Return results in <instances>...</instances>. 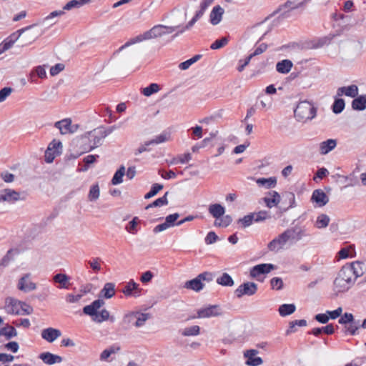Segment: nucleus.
I'll use <instances>...</instances> for the list:
<instances>
[{
  "instance_id": "nucleus-55",
  "label": "nucleus",
  "mask_w": 366,
  "mask_h": 366,
  "mask_svg": "<svg viewBox=\"0 0 366 366\" xmlns=\"http://www.w3.org/2000/svg\"><path fill=\"white\" fill-rule=\"evenodd\" d=\"M330 222V217L325 214L319 215L317 218L316 226L317 228H325Z\"/></svg>"
},
{
  "instance_id": "nucleus-17",
  "label": "nucleus",
  "mask_w": 366,
  "mask_h": 366,
  "mask_svg": "<svg viewBox=\"0 0 366 366\" xmlns=\"http://www.w3.org/2000/svg\"><path fill=\"white\" fill-rule=\"evenodd\" d=\"M87 134L89 142V151L102 145V140L105 138L99 128L88 132Z\"/></svg>"
},
{
  "instance_id": "nucleus-16",
  "label": "nucleus",
  "mask_w": 366,
  "mask_h": 366,
  "mask_svg": "<svg viewBox=\"0 0 366 366\" xmlns=\"http://www.w3.org/2000/svg\"><path fill=\"white\" fill-rule=\"evenodd\" d=\"M24 199L19 192L11 189H5L0 192V202H6L12 204Z\"/></svg>"
},
{
  "instance_id": "nucleus-27",
  "label": "nucleus",
  "mask_w": 366,
  "mask_h": 366,
  "mask_svg": "<svg viewBox=\"0 0 366 366\" xmlns=\"http://www.w3.org/2000/svg\"><path fill=\"white\" fill-rule=\"evenodd\" d=\"M285 231H290V233L288 234L290 235V239L295 240L296 242L307 235L306 229L298 226L287 229Z\"/></svg>"
},
{
  "instance_id": "nucleus-23",
  "label": "nucleus",
  "mask_w": 366,
  "mask_h": 366,
  "mask_svg": "<svg viewBox=\"0 0 366 366\" xmlns=\"http://www.w3.org/2000/svg\"><path fill=\"white\" fill-rule=\"evenodd\" d=\"M224 9L219 5L213 7L209 14V21L212 25H217L222 19Z\"/></svg>"
},
{
  "instance_id": "nucleus-53",
  "label": "nucleus",
  "mask_w": 366,
  "mask_h": 366,
  "mask_svg": "<svg viewBox=\"0 0 366 366\" xmlns=\"http://www.w3.org/2000/svg\"><path fill=\"white\" fill-rule=\"evenodd\" d=\"M100 195L99 187L98 184H94L91 187L89 194L88 199L91 202H94L99 199Z\"/></svg>"
},
{
  "instance_id": "nucleus-25",
  "label": "nucleus",
  "mask_w": 366,
  "mask_h": 366,
  "mask_svg": "<svg viewBox=\"0 0 366 366\" xmlns=\"http://www.w3.org/2000/svg\"><path fill=\"white\" fill-rule=\"evenodd\" d=\"M335 327L332 324H327L326 326L321 327H315L307 333L312 335L315 337H319L321 334L324 333L327 335H331L335 333Z\"/></svg>"
},
{
  "instance_id": "nucleus-11",
  "label": "nucleus",
  "mask_w": 366,
  "mask_h": 366,
  "mask_svg": "<svg viewBox=\"0 0 366 366\" xmlns=\"http://www.w3.org/2000/svg\"><path fill=\"white\" fill-rule=\"evenodd\" d=\"M276 266L271 263H262L252 267L250 269V276L259 280L258 278L262 274H267L274 269Z\"/></svg>"
},
{
  "instance_id": "nucleus-59",
  "label": "nucleus",
  "mask_w": 366,
  "mask_h": 366,
  "mask_svg": "<svg viewBox=\"0 0 366 366\" xmlns=\"http://www.w3.org/2000/svg\"><path fill=\"white\" fill-rule=\"evenodd\" d=\"M270 285L272 290H280L284 287L282 279L279 277H274L270 280Z\"/></svg>"
},
{
  "instance_id": "nucleus-21",
  "label": "nucleus",
  "mask_w": 366,
  "mask_h": 366,
  "mask_svg": "<svg viewBox=\"0 0 366 366\" xmlns=\"http://www.w3.org/2000/svg\"><path fill=\"white\" fill-rule=\"evenodd\" d=\"M41 337L47 341L48 342H53L55 341L57 338L61 336V332L59 330L53 328V327H48L46 329H44L41 331Z\"/></svg>"
},
{
  "instance_id": "nucleus-63",
  "label": "nucleus",
  "mask_w": 366,
  "mask_h": 366,
  "mask_svg": "<svg viewBox=\"0 0 366 366\" xmlns=\"http://www.w3.org/2000/svg\"><path fill=\"white\" fill-rule=\"evenodd\" d=\"M137 217H134L132 221L129 222V224L126 227V229L128 232L132 234H135L137 231Z\"/></svg>"
},
{
  "instance_id": "nucleus-45",
  "label": "nucleus",
  "mask_w": 366,
  "mask_h": 366,
  "mask_svg": "<svg viewBox=\"0 0 366 366\" xmlns=\"http://www.w3.org/2000/svg\"><path fill=\"white\" fill-rule=\"evenodd\" d=\"M160 90V85L156 83H152L148 86L142 88L141 93L145 97H150L152 94L157 93Z\"/></svg>"
},
{
  "instance_id": "nucleus-29",
  "label": "nucleus",
  "mask_w": 366,
  "mask_h": 366,
  "mask_svg": "<svg viewBox=\"0 0 366 366\" xmlns=\"http://www.w3.org/2000/svg\"><path fill=\"white\" fill-rule=\"evenodd\" d=\"M39 358L47 365H53L54 363H59L62 361V357L57 355H54L49 352H43L40 354Z\"/></svg>"
},
{
  "instance_id": "nucleus-34",
  "label": "nucleus",
  "mask_w": 366,
  "mask_h": 366,
  "mask_svg": "<svg viewBox=\"0 0 366 366\" xmlns=\"http://www.w3.org/2000/svg\"><path fill=\"white\" fill-rule=\"evenodd\" d=\"M269 194L272 196V198L269 197H264L263 201L265 202L266 206L268 208H272V207H276L281 201V197L280 194L276 191H271Z\"/></svg>"
},
{
  "instance_id": "nucleus-8",
  "label": "nucleus",
  "mask_w": 366,
  "mask_h": 366,
  "mask_svg": "<svg viewBox=\"0 0 366 366\" xmlns=\"http://www.w3.org/2000/svg\"><path fill=\"white\" fill-rule=\"evenodd\" d=\"M307 2V0H287L284 4L280 5L274 13L276 14L287 9L282 13L281 16L282 18H288L290 16V11L303 6Z\"/></svg>"
},
{
  "instance_id": "nucleus-5",
  "label": "nucleus",
  "mask_w": 366,
  "mask_h": 366,
  "mask_svg": "<svg viewBox=\"0 0 366 366\" xmlns=\"http://www.w3.org/2000/svg\"><path fill=\"white\" fill-rule=\"evenodd\" d=\"M91 1L92 0H71L64 6L63 10L51 12L47 16L41 20L38 24H46L49 21L51 26L54 25L56 23V21H54V19L64 15L65 14L64 10L69 11L74 8H79L84 4L90 3Z\"/></svg>"
},
{
  "instance_id": "nucleus-58",
  "label": "nucleus",
  "mask_w": 366,
  "mask_h": 366,
  "mask_svg": "<svg viewBox=\"0 0 366 366\" xmlns=\"http://www.w3.org/2000/svg\"><path fill=\"white\" fill-rule=\"evenodd\" d=\"M335 35H332L331 36H325L318 39L317 42L312 44L310 48L311 49H317L323 46L325 44H328L330 43L331 40L333 39Z\"/></svg>"
},
{
  "instance_id": "nucleus-37",
  "label": "nucleus",
  "mask_w": 366,
  "mask_h": 366,
  "mask_svg": "<svg viewBox=\"0 0 366 366\" xmlns=\"http://www.w3.org/2000/svg\"><path fill=\"white\" fill-rule=\"evenodd\" d=\"M256 182L259 186L264 187L266 189L274 188L277 184V178L275 177H261L257 179Z\"/></svg>"
},
{
  "instance_id": "nucleus-30",
  "label": "nucleus",
  "mask_w": 366,
  "mask_h": 366,
  "mask_svg": "<svg viewBox=\"0 0 366 366\" xmlns=\"http://www.w3.org/2000/svg\"><path fill=\"white\" fill-rule=\"evenodd\" d=\"M179 217L180 214L177 212L167 216L165 221L162 223V231L174 226H178L177 220Z\"/></svg>"
},
{
  "instance_id": "nucleus-54",
  "label": "nucleus",
  "mask_w": 366,
  "mask_h": 366,
  "mask_svg": "<svg viewBox=\"0 0 366 366\" xmlns=\"http://www.w3.org/2000/svg\"><path fill=\"white\" fill-rule=\"evenodd\" d=\"M120 350L119 347L112 346L108 349L104 350L100 355V360L102 361L107 360L112 354H114Z\"/></svg>"
},
{
  "instance_id": "nucleus-14",
  "label": "nucleus",
  "mask_w": 366,
  "mask_h": 366,
  "mask_svg": "<svg viewBox=\"0 0 366 366\" xmlns=\"http://www.w3.org/2000/svg\"><path fill=\"white\" fill-rule=\"evenodd\" d=\"M21 301L11 297L5 299L4 310L9 315H21Z\"/></svg>"
},
{
  "instance_id": "nucleus-56",
  "label": "nucleus",
  "mask_w": 366,
  "mask_h": 366,
  "mask_svg": "<svg viewBox=\"0 0 366 366\" xmlns=\"http://www.w3.org/2000/svg\"><path fill=\"white\" fill-rule=\"evenodd\" d=\"M137 312H130L124 315L123 318V323L129 327L134 325L135 320L137 319Z\"/></svg>"
},
{
  "instance_id": "nucleus-64",
  "label": "nucleus",
  "mask_w": 366,
  "mask_h": 366,
  "mask_svg": "<svg viewBox=\"0 0 366 366\" xmlns=\"http://www.w3.org/2000/svg\"><path fill=\"white\" fill-rule=\"evenodd\" d=\"M160 191V184L155 183L151 190L144 195V199H148L155 196Z\"/></svg>"
},
{
  "instance_id": "nucleus-47",
  "label": "nucleus",
  "mask_w": 366,
  "mask_h": 366,
  "mask_svg": "<svg viewBox=\"0 0 366 366\" xmlns=\"http://www.w3.org/2000/svg\"><path fill=\"white\" fill-rule=\"evenodd\" d=\"M202 57V54H196V55L193 56L192 58H190L183 62H181L179 64V68L181 70H186V69H189L192 64H193L195 62H197V61H199Z\"/></svg>"
},
{
  "instance_id": "nucleus-50",
  "label": "nucleus",
  "mask_w": 366,
  "mask_h": 366,
  "mask_svg": "<svg viewBox=\"0 0 366 366\" xmlns=\"http://www.w3.org/2000/svg\"><path fill=\"white\" fill-rule=\"evenodd\" d=\"M197 21L196 19L194 17L192 18V19L182 28H181L179 30H178L177 32H175L169 39H167L166 42H169L172 40H173L176 36L179 35L180 34H182L184 31L189 29L192 28L194 24Z\"/></svg>"
},
{
  "instance_id": "nucleus-46",
  "label": "nucleus",
  "mask_w": 366,
  "mask_h": 366,
  "mask_svg": "<svg viewBox=\"0 0 366 366\" xmlns=\"http://www.w3.org/2000/svg\"><path fill=\"white\" fill-rule=\"evenodd\" d=\"M254 214V222H261L267 219H271L272 216L269 211L260 210L258 212H252Z\"/></svg>"
},
{
  "instance_id": "nucleus-15",
  "label": "nucleus",
  "mask_w": 366,
  "mask_h": 366,
  "mask_svg": "<svg viewBox=\"0 0 366 366\" xmlns=\"http://www.w3.org/2000/svg\"><path fill=\"white\" fill-rule=\"evenodd\" d=\"M143 290L139 285L133 280H130L122 290V292L127 297H139Z\"/></svg>"
},
{
  "instance_id": "nucleus-38",
  "label": "nucleus",
  "mask_w": 366,
  "mask_h": 366,
  "mask_svg": "<svg viewBox=\"0 0 366 366\" xmlns=\"http://www.w3.org/2000/svg\"><path fill=\"white\" fill-rule=\"evenodd\" d=\"M296 310V306L295 304H283L281 305L278 308V312L280 316L286 317L293 314Z\"/></svg>"
},
{
  "instance_id": "nucleus-52",
  "label": "nucleus",
  "mask_w": 366,
  "mask_h": 366,
  "mask_svg": "<svg viewBox=\"0 0 366 366\" xmlns=\"http://www.w3.org/2000/svg\"><path fill=\"white\" fill-rule=\"evenodd\" d=\"M254 222V214L253 213H249L242 218H239L237 220V224H241L242 228H246L249 227Z\"/></svg>"
},
{
  "instance_id": "nucleus-9",
  "label": "nucleus",
  "mask_w": 366,
  "mask_h": 366,
  "mask_svg": "<svg viewBox=\"0 0 366 366\" xmlns=\"http://www.w3.org/2000/svg\"><path fill=\"white\" fill-rule=\"evenodd\" d=\"M258 285L253 282H245L241 284L234 292L237 298L240 299L243 296H252L257 293Z\"/></svg>"
},
{
  "instance_id": "nucleus-3",
  "label": "nucleus",
  "mask_w": 366,
  "mask_h": 366,
  "mask_svg": "<svg viewBox=\"0 0 366 366\" xmlns=\"http://www.w3.org/2000/svg\"><path fill=\"white\" fill-rule=\"evenodd\" d=\"M317 115V108L312 102L300 101L294 109V116L298 122H305L313 119Z\"/></svg>"
},
{
  "instance_id": "nucleus-33",
  "label": "nucleus",
  "mask_w": 366,
  "mask_h": 366,
  "mask_svg": "<svg viewBox=\"0 0 366 366\" xmlns=\"http://www.w3.org/2000/svg\"><path fill=\"white\" fill-rule=\"evenodd\" d=\"M293 66V63L290 59H283L276 64V70L277 72L283 74H288Z\"/></svg>"
},
{
  "instance_id": "nucleus-26",
  "label": "nucleus",
  "mask_w": 366,
  "mask_h": 366,
  "mask_svg": "<svg viewBox=\"0 0 366 366\" xmlns=\"http://www.w3.org/2000/svg\"><path fill=\"white\" fill-rule=\"evenodd\" d=\"M209 213L216 219H219L225 214V207L219 203L211 204L208 208Z\"/></svg>"
},
{
  "instance_id": "nucleus-1",
  "label": "nucleus",
  "mask_w": 366,
  "mask_h": 366,
  "mask_svg": "<svg viewBox=\"0 0 366 366\" xmlns=\"http://www.w3.org/2000/svg\"><path fill=\"white\" fill-rule=\"evenodd\" d=\"M338 323L343 325L342 332L345 335L355 336L359 334L360 327L366 329V318L360 324L359 320H355L354 315L350 312H345L338 320Z\"/></svg>"
},
{
  "instance_id": "nucleus-43",
  "label": "nucleus",
  "mask_w": 366,
  "mask_h": 366,
  "mask_svg": "<svg viewBox=\"0 0 366 366\" xmlns=\"http://www.w3.org/2000/svg\"><path fill=\"white\" fill-rule=\"evenodd\" d=\"M282 204H288L289 207H295V196L292 192L285 191L282 192Z\"/></svg>"
},
{
  "instance_id": "nucleus-40",
  "label": "nucleus",
  "mask_w": 366,
  "mask_h": 366,
  "mask_svg": "<svg viewBox=\"0 0 366 366\" xmlns=\"http://www.w3.org/2000/svg\"><path fill=\"white\" fill-rule=\"evenodd\" d=\"M114 284L112 282L106 283L100 292V295L107 299L112 298L115 295Z\"/></svg>"
},
{
  "instance_id": "nucleus-24",
  "label": "nucleus",
  "mask_w": 366,
  "mask_h": 366,
  "mask_svg": "<svg viewBox=\"0 0 366 366\" xmlns=\"http://www.w3.org/2000/svg\"><path fill=\"white\" fill-rule=\"evenodd\" d=\"M347 266L352 265V275L354 277V280H355L357 277H361L364 274L365 270L366 269L365 267V263L360 261L353 262L352 263H347Z\"/></svg>"
},
{
  "instance_id": "nucleus-32",
  "label": "nucleus",
  "mask_w": 366,
  "mask_h": 366,
  "mask_svg": "<svg viewBox=\"0 0 366 366\" xmlns=\"http://www.w3.org/2000/svg\"><path fill=\"white\" fill-rule=\"evenodd\" d=\"M352 108L355 111H363L366 109V94L357 95L352 102Z\"/></svg>"
},
{
  "instance_id": "nucleus-2",
  "label": "nucleus",
  "mask_w": 366,
  "mask_h": 366,
  "mask_svg": "<svg viewBox=\"0 0 366 366\" xmlns=\"http://www.w3.org/2000/svg\"><path fill=\"white\" fill-rule=\"evenodd\" d=\"M352 265L347 266L345 264L339 271L333 282L334 290L337 293L345 292L353 285L355 280L352 279Z\"/></svg>"
},
{
  "instance_id": "nucleus-42",
  "label": "nucleus",
  "mask_w": 366,
  "mask_h": 366,
  "mask_svg": "<svg viewBox=\"0 0 366 366\" xmlns=\"http://www.w3.org/2000/svg\"><path fill=\"white\" fill-rule=\"evenodd\" d=\"M201 327L199 325H193L185 327L179 331V332L184 337L197 336L200 334Z\"/></svg>"
},
{
  "instance_id": "nucleus-60",
  "label": "nucleus",
  "mask_w": 366,
  "mask_h": 366,
  "mask_svg": "<svg viewBox=\"0 0 366 366\" xmlns=\"http://www.w3.org/2000/svg\"><path fill=\"white\" fill-rule=\"evenodd\" d=\"M59 154L60 152L57 150L52 151L51 149H47L45 152V161L47 163H51L54 158Z\"/></svg>"
},
{
  "instance_id": "nucleus-20",
  "label": "nucleus",
  "mask_w": 366,
  "mask_h": 366,
  "mask_svg": "<svg viewBox=\"0 0 366 366\" xmlns=\"http://www.w3.org/2000/svg\"><path fill=\"white\" fill-rule=\"evenodd\" d=\"M311 201L318 207H323L329 202V197L321 189H315L311 197Z\"/></svg>"
},
{
  "instance_id": "nucleus-10",
  "label": "nucleus",
  "mask_w": 366,
  "mask_h": 366,
  "mask_svg": "<svg viewBox=\"0 0 366 366\" xmlns=\"http://www.w3.org/2000/svg\"><path fill=\"white\" fill-rule=\"evenodd\" d=\"M222 310L219 305H209L206 307L197 310V316L189 317L187 320L197 318H208L211 317H218L222 315Z\"/></svg>"
},
{
  "instance_id": "nucleus-12",
  "label": "nucleus",
  "mask_w": 366,
  "mask_h": 366,
  "mask_svg": "<svg viewBox=\"0 0 366 366\" xmlns=\"http://www.w3.org/2000/svg\"><path fill=\"white\" fill-rule=\"evenodd\" d=\"M54 127L61 134H73L79 129L78 124H72L71 119L66 118L55 122Z\"/></svg>"
},
{
  "instance_id": "nucleus-7",
  "label": "nucleus",
  "mask_w": 366,
  "mask_h": 366,
  "mask_svg": "<svg viewBox=\"0 0 366 366\" xmlns=\"http://www.w3.org/2000/svg\"><path fill=\"white\" fill-rule=\"evenodd\" d=\"M160 36V25H156L153 26L150 30L144 32L142 34H139L134 38L131 39L127 43H125L123 46H122L118 51H120L128 47L132 44H134L138 42H141L144 40H149L152 39L157 38Z\"/></svg>"
},
{
  "instance_id": "nucleus-6",
  "label": "nucleus",
  "mask_w": 366,
  "mask_h": 366,
  "mask_svg": "<svg viewBox=\"0 0 366 366\" xmlns=\"http://www.w3.org/2000/svg\"><path fill=\"white\" fill-rule=\"evenodd\" d=\"M36 26L37 24H34L21 29V30H24L20 39L21 46L30 45L44 33L42 29L37 28Z\"/></svg>"
},
{
  "instance_id": "nucleus-61",
  "label": "nucleus",
  "mask_w": 366,
  "mask_h": 366,
  "mask_svg": "<svg viewBox=\"0 0 366 366\" xmlns=\"http://www.w3.org/2000/svg\"><path fill=\"white\" fill-rule=\"evenodd\" d=\"M253 58V55H248L244 59L239 60V65L237 68V71L242 72L244 68L249 64L251 59Z\"/></svg>"
},
{
  "instance_id": "nucleus-35",
  "label": "nucleus",
  "mask_w": 366,
  "mask_h": 366,
  "mask_svg": "<svg viewBox=\"0 0 366 366\" xmlns=\"http://www.w3.org/2000/svg\"><path fill=\"white\" fill-rule=\"evenodd\" d=\"M160 143V135L157 136L154 139L146 142L143 145L140 146L135 154H141L146 151H151L153 146H157Z\"/></svg>"
},
{
  "instance_id": "nucleus-48",
  "label": "nucleus",
  "mask_w": 366,
  "mask_h": 366,
  "mask_svg": "<svg viewBox=\"0 0 366 366\" xmlns=\"http://www.w3.org/2000/svg\"><path fill=\"white\" fill-rule=\"evenodd\" d=\"M229 36H223L216 39L211 45L210 49L212 50L220 49L224 47L229 42Z\"/></svg>"
},
{
  "instance_id": "nucleus-4",
  "label": "nucleus",
  "mask_w": 366,
  "mask_h": 366,
  "mask_svg": "<svg viewBox=\"0 0 366 366\" xmlns=\"http://www.w3.org/2000/svg\"><path fill=\"white\" fill-rule=\"evenodd\" d=\"M104 305V301L100 299L94 300L91 305H86L83 308V312L85 315L93 317L92 320L97 322H102L109 319V312L103 309L99 312L97 310Z\"/></svg>"
},
{
  "instance_id": "nucleus-19",
  "label": "nucleus",
  "mask_w": 366,
  "mask_h": 366,
  "mask_svg": "<svg viewBox=\"0 0 366 366\" xmlns=\"http://www.w3.org/2000/svg\"><path fill=\"white\" fill-rule=\"evenodd\" d=\"M258 350L254 349L247 350L244 352V356L247 358L245 364L249 366H258L262 364L263 360L260 357H256Z\"/></svg>"
},
{
  "instance_id": "nucleus-13",
  "label": "nucleus",
  "mask_w": 366,
  "mask_h": 366,
  "mask_svg": "<svg viewBox=\"0 0 366 366\" xmlns=\"http://www.w3.org/2000/svg\"><path fill=\"white\" fill-rule=\"evenodd\" d=\"M290 231H284L282 234L269 242L267 247L270 251H277L282 248L285 243L290 239Z\"/></svg>"
},
{
  "instance_id": "nucleus-28",
  "label": "nucleus",
  "mask_w": 366,
  "mask_h": 366,
  "mask_svg": "<svg viewBox=\"0 0 366 366\" xmlns=\"http://www.w3.org/2000/svg\"><path fill=\"white\" fill-rule=\"evenodd\" d=\"M184 287L187 289L198 292L203 290L204 284L201 281L197 275L194 279L187 281Z\"/></svg>"
},
{
  "instance_id": "nucleus-62",
  "label": "nucleus",
  "mask_w": 366,
  "mask_h": 366,
  "mask_svg": "<svg viewBox=\"0 0 366 366\" xmlns=\"http://www.w3.org/2000/svg\"><path fill=\"white\" fill-rule=\"evenodd\" d=\"M219 237L214 231H210L207 233L204 238L206 244H212L218 240Z\"/></svg>"
},
{
  "instance_id": "nucleus-44",
  "label": "nucleus",
  "mask_w": 366,
  "mask_h": 366,
  "mask_svg": "<svg viewBox=\"0 0 366 366\" xmlns=\"http://www.w3.org/2000/svg\"><path fill=\"white\" fill-rule=\"evenodd\" d=\"M17 335L16 330L10 325L0 328V336H4L6 340H10Z\"/></svg>"
},
{
  "instance_id": "nucleus-22",
  "label": "nucleus",
  "mask_w": 366,
  "mask_h": 366,
  "mask_svg": "<svg viewBox=\"0 0 366 366\" xmlns=\"http://www.w3.org/2000/svg\"><path fill=\"white\" fill-rule=\"evenodd\" d=\"M337 95L339 97L345 95L351 98H355L358 95V87L355 84L340 87L337 91Z\"/></svg>"
},
{
  "instance_id": "nucleus-18",
  "label": "nucleus",
  "mask_w": 366,
  "mask_h": 366,
  "mask_svg": "<svg viewBox=\"0 0 366 366\" xmlns=\"http://www.w3.org/2000/svg\"><path fill=\"white\" fill-rule=\"evenodd\" d=\"M17 288L24 292H29L35 290L36 285L30 280V274L28 273L19 279Z\"/></svg>"
},
{
  "instance_id": "nucleus-49",
  "label": "nucleus",
  "mask_w": 366,
  "mask_h": 366,
  "mask_svg": "<svg viewBox=\"0 0 366 366\" xmlns=\"http://www.w3.org/2000/svg\"><path fill=\"white\" fill-rule=\"evenodd\" d=\"M192 159V154L189 152H187L184 154H179L177 157H174L171 161L170 164H185Z\"/></svg>"
},
{
  "instance_id": "nucleus-51",
  "label": "nucleus",
  "mask_w": 366,
  "mask_h": 366,
  "mask_svg": "<svg viewBox=\"0 0 366 366\" xmlns=\"http://www.w3.org/2000/svg\"><path fill=\"white\" fill-rule=\"evenodd\" d=\"M125 174V167L124 166H121L119 169L115 172L112 179V184L114 185L119 184L122 182L123 177Z\"/></svg>"
},
{
  "instance_id": "nucleus-41",
  "label": "nucleus",
  "mask_w": 366,
  "mask_h": 366,
  "mask_svg": "<svg viewBox=\"0 0 366 366\" xmlns=\"http://www.w3.org/2000/svg\"><path fill=\"white\" fill-rule=\"evenodd\" d=\"M216 282L218 285L224 287H232L234 285L232 277L227 272H224L217 279Z\"/></svg>"
},
{
  "instance_id": "nucleus-31",
  "label": "nucleus",
  "mask_w": 366,
  "mask_h": 366,
  "mask_svg": "<svg viewBox=\"0 0 366 366\" xmlns=\"http://www.w3.org/2000/svg\"><path fill=\"white\" fill-rule=\"evenodd\" d=\"M337 146V140L333 139H328L320 144V153L321 154H327L333 150Z\"/></svg>"
},
{
  "instance_id": "nucleus-36",
  "label": "nucleus",
  "mask_w": 366,
  "mask_h": 366,
  "mask_svg": "<svg viewBox=\"0 0 366 366\" xmlns=\"http://www.w3.org/2000/svg\"><path fill=\"white\" fill-rule=\"evenodd\" d=\"M70 277L67 276L66 274L58 273L53 277V280L56 283H59L60 285L59 288L68 289L69 287V281Z\"/></svg>"
},
{
  "instance_id": "nucleus-39",
  "label": "nucleus",
  "mask_w": 366,
  "mask_h": 366,
  "mask_svg": "<svg viewBox=\"0 0 366 366\" xmlns=\"http://www.w3.org/2000/svg\"><path fill=\"white\" fill-rule=\"evenodd\" d=\"M345 108V100L342 98L335 97L331 107L332 112L335 114H339L342 112Z\"/></svg>"
},
{
  "instance_id": "nucleus-57",
  "label": "nucleus",
  "mask_w": 366,
  "mask_h": 366,
  "mask_svg": "<svg viewBox=\"0 0 366 366\" xmlns=\"http://www.w3.org/2000/svg\"><path fill=\"white\" fill-rule=\"evenodd\" d=\"M137 319L135 320L134 326L136 327H142L149 319V315L137 312Z\"/></svg>"
}]
</instances>
